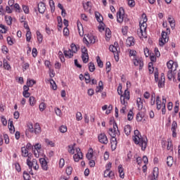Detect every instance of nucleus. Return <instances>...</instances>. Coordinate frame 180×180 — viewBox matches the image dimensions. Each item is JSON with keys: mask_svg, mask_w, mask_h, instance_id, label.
<instances>
[{"mask_svg": "<svg viewBox=\"0 0 180 180\" xmlns=\"http://www.w3.org/2000/svg\"><path fill=\"white\" fill-rule=\"evenodd\" d=\"M29 102L30 106H34V105H36V98L34 96H30L29 98Z\"/></svg>", "mask_w": 180, "mask_h": 180, "instance_id": "obj_44", "label": "nucleus"}, {"mask_svg": "<svg viewBox=\"0 0 180 180\" xmlns=\"http://www.w3.org/2000/svg\"><path fill=\"white\" fill-rule=\"evenodd\" d=\"M27 161L26 164L28 165V167H30L32 165V161H33V154L31 153H29V155L27 156Z\"/></svg>", "mask_w": 180, "mask_h": 180, "instance_id": "obj_27", "label": "nucleus"}, {"mask_svg": "<svg viewBox=\"0 0 180 180\" xmlns=\"http://www.w3.org/2000/svg\"><path fill=\"white\" fill-rule=\"evenodd\" d=\"M34 84H36V81H34V79H28L27 81V85L30 87L33 86V85H34Z\"/></svg>", "mask_w": 180, "mask_h": 180, "instance_id": "obj_53", "label": "nucleus"}, {"mask_svg": "<svg viewBox=\"0 0 180 180\" xmlns=\"http://www.w3.org/2000/svg\"><path fill=\"white\" fill-rule=\"evenodd\" d=\"M66 174L67 175H71L72 174V167L70 166H68L66 168Z\"/></svg>", "mask_w": 180, "mask_h": 180, "instance_id": "obj_62", "label": "nucleus"}, {"mask_svg": "<svg viewBox=\"0 0 180 180\" xmlns=\"http://www.w3.org/2000/svg\"><path fill=\"white\" fill-rule=\"evenodd\" d=\"M76 120L77 122H80V120H82V113H81V112H77L76 113Z\"/></svg>", "mask_w": 180, "mask_h": 180, "instance_id": "obj_59", "label": "nucleus"}, {"mask_svg": "<svg viewBox=\"0 0 180 180\" xmlns=\"http://www.w3.org/2000/svg\"><path fill=\"white\" fill-rule=\"evenodd\" d=\"M38 11L39 13H44L46 12V4L43 2L38 4Z\"/></svg>", "mask_w": 180, "mask_h": 180, "instance_id": "obj_22", "label": "nucleus"}, {"mask_svg": "<svg viewBox=\"0 0 180 180\" xmlns=\"http://www.w3.org/2000/svg\"><path fill=\"white\" fill-rule=\"evenodd\" d=\"M27 127L28 129L25 132L26 134H27V133H32L34 134H40V133H41V127H40L39 123H36L34 127H33V124H29Z\"/></svg>", "mask_w": 180, "mask_h": 180, "instance_id": "obj_5", "label": "nucleus"}, {"mask_svg": "<svg viewBox=\"0 0 180 180\" xmlns=\"http://www.w3.org/2000/svg\"><path fill=\"white\" fill-rule=\"evenodd\" d=\"M126 44L127 46H134V38L133 37H129L126 40Z\"/></svg>", "mask_w": 180, "mask_h": 180, "instance_id": "obj_26", "label": "nucleus"}, {"mask_svg": "<svg viewBox=\"0 0 180 180\" xmlns=\"http://www.w3.org/2000/svg\"><path fill=\"white\" fill-rule=\"evenodd\" d=\"M22 11L24 13H26L27 15L29 14V13L30 12V9L26 5H22Z\"/></svg>", "mask_w": 180, "mask_h": 180, "instance_id": "obj_56", "label": "nucleus"}, {"mask_svg": "<svg viewBox=\"0 0 180 180\" xmlns=\"http://www.w3.org/2000/svg\"><path fill=\"white\" fill-rule=\"evenodd\" d=\"M104 178H110V179H115V172L112 170L104 171Z\"/></svg>", "mask_w": 180, "mask_h": 180, "instance_id": "obj_18", "label": "nucleus"}, {"mask_svg": "<svg viewBox=\"0 0 180 180\" xmlns=\"http://www.w3.org/2000/svg\"><path fill=\"white\" fill-rule=\"evenodd\" d=\"M39 108L40 112H44V110H45L46 108H47V105H46L45 103H43V102H42V103H41L39 104Z\"/></svg>", "mask_w": 180, "mask_h": 180, "instance_id": "obj_47", "label": "nucleus"}, {"mask_svg": "<svg viewBox=\"0 0 180 180\" xmlns=\"http://www.w3.org/2000/svg\"><path fill=\"white\" fill-rule=\"evenodd\" d=\"M75 146V143L74 145H70L68 146V153H70V154H75V149L74 148Z\"/></svg>", "mask_w": 180, "mask_h": 180, "instance_id": "obj_46", "label": "nucleus"}, {"mask_svg": "<svg viewBox=\"0 0 180 180\" xmlns=\"http://www.w3.org/2000/svg\"><path fill=\"white\" fill-rule=\"evenodd\" d=\"M118 172L120 178L123 179V178H124V169H123V166L122 165L118 166Z\"/></svg>", "mask_w": 180, "mask_h": 180, "instance_id": "obj_28", "label": "nucleus"}, {"mask_svg": "<svg viewBox=\"0 0 180 180\" xmlns=\"http://www.w3.org/2000/svg\"><path fill=\"white\" fill-rule=\"evenodd\" d=\"M65 56L68 58H72L74 56V53L71 51V49H68V51H64Z\"/></svg>", "mask_w": 180, "mask_h": 180, "instance_id": "obj_33", "label": "nucleus"}, {"mask_svg": "<svg viewBox=\"0 0 180 180\" xmlns=\"http://www.w3.org/2000/svg\"><path fill=\"white\" fill-rule=\"evenodd\" d=\"M83 41L85 44H95V43H96V37L91 34H88L84 35Z\"/></svg>", "mask_w": 180, "mask_h": 180, "instance_id": "obj_8", "label": "nucleus"}, {"mask_svg": "<svg viewBox=\"0 0 180 180\" xmlns=\"http://www.w3.org/2000/svg\"><path fill=\"white\" fill-rule=\"evenodd\" d=\"M25 37H26V41H27L28 43L30 42V40H32V32L27 31Z\"/></svg>", "mask_w": 180, "mask_h": 180, "instance_id": "obj_41", "label": "nucleus"}, {"mask_svg": "<svg viewBox=\"0 0 180 180\" xmlns=\"http://www.w3.org/2000/svg\"><path fill=\"white\" fill-rule=\"evenodd\" d=\"M172 29H174L175 27V20H174V18L171 16L168 17L167 19Z\"/></svg>", "mask_w": 180, "mask_h": 180, "instance_id": "obj_36", "label": "nucleus"}, {"mask_svg": "<svg viewBox=\"0 0 180 180\" xmlns=\"http://www.w3.org/2000/svg\"><path fill=\"white\" fill-rule=\"evenodd\" d=\"M37 39L39 43H41L43 41V34L40 33V31H37Z\"/></svg>", "mask_w": 180, "mask_h": 180, "instance_id": "obj_39", "label": "nucleus"}, {"mask_svg": "<svg viewBox=\"0 0 180 180\" xmlns=\"http://www.w3.org/2000/svg\"><path fill=\"white\" fill-rule=\"evenodd\" d=\"M23 178L25 180H29L30 179V175H29V173H27V172H24Z\"/></svg>", "mask_w": 180, "mask_h": 180, "instance_id": "obj_64", "label": "nucleus"}, {"mask_svg": "<svg viewBox=\"0 0 180 180\" xmlns=\"http://www.w3.org/2000/svg\"><path fill=\"white\" fill-rule=\"evenodd\" d=\"M71 47V51L74 53H77V51H78V48L77 47V45H75V44H72L70 45Z\"/></svg>", "mask_w": 180, "mask_h": 180, "instance_id": "obj_54", "label": "nucleus"}, {"mask_svg": "<svg viewBox=\"0 0 180 180\" xmlns=\"http://www.w3.org/2000/svg\"><path fill=\"white\" fill-rule=\"evenodd\" d=\"M110 144L112 150H116V147L117 146V139L116 136H111Z\"/></svg>", "mask_w": 180, "mask_h": 180, "instance_id": "obj_21", "label": "nucleus"}, {"mask_svg": "<svg viewBox=\"0 0 180 180\" xmlns=\"http://www.w3.org/2000/svg\"><path fill=\"white\" fill-rule=\"evenodd\" d=\"M173 149L172 142L168 141L167 143V150H168V151H172Z\"/></svg>", "mask_w": 180, "mask_h": 180, "instance_id": "obj_60", "label": "nucleus"}, {"mask_svg": "<svg viewBox=\"0 0 180 180\" xmlns=\"http://www.w3.org/2000/svg\"><path fill=\"white\" fill-rule=\"evenodd\" d=\"M110 124L112 125V127L108 129V134L111 137H119L120 136V131H119L117 124L115 121H110Z\"/></svg>", "mask_w": 180, "mask_h": 180, "instance_id": "obj_4", "label": "nucleus"}, {"mask_svg": "<svg viewBox=\"0 0 180 180\" xmlns=\"http://www.w3.org/2000/svg\"><path fill=\"white\" fill-rule=\"evenodd\" d=\"M118 95H120V102L122 105H126L127 103V101L130 99V91L127 89L124 91V94H122V86H118L117 88Z\"/></svg>", "mask_w": 180, "mask_h": 180, "instance_id": "obj_3", "label": "nucleus"}, {"mask_svg": "<svg viewBox=\"0 0 180 180\" xmlns=\"http://www.w3.org/2000/svg\"><path fill=\"white\" fill-rule=\"evenodd\" d=\"M95 15L97 22H98L99 23H102V22H103V17L102 16V15H101V13H99V12H96Z\"/></svg>", "mask_w": 180, "mask_h": 180, "instance_id": "obj_34", "label": "nucleus"}, {"mask_svg": "<svg viewBox=\"0 0 180 180\" xmlns=\"http://www.w3.org/2000/svg\"><path fill=\"white\" fill-rule=\"evenodd\" d=\"M82 59L84 64L89 61V55L88 54V49L86 47L82 49Z\"/></svg>", "mask_w": 180, "mask_h": 180, "instance_id": "obj_9", "label": "nucleus"}, {"mask_svg": "<svg viewBox=\"0 0 180 180\" xmlns=\"http://www.w3.org/2000/svg\"><path fill=\"white\" fill-rule=\"evenodd\" d=\"M162 101H161V97L160 96H157L156 97V108L158 110H160L161 108L163 107Z\"/></svg>", "mask_w": 180, "mask_h": 180, "instance_id": "obj_23", "label": "nucleus"}, {"mask_svg": "<svg viewBox=\"0 0 180 180\" xmlns=\"http://www.w3.org/2000/svg\"><path fill=\"white\" fill-rule=\"evenodd\" d=\"M96 61H97L98 66L100 67V68H103V62H102V60H101V58L99 56L96 57Z\"/></svg>", "mask_w": 180, "mask_h": 180, "instance_id": "obj_52", "label": "nucleus"}, {"mask_svg": "<svg viewBox=\"0 0 180 180\" xmlns=\"http://www.w3.org/2000/svg\"><path fill=\"white\" fill-rule=\"evenodd\" d=\"M77 29L79 36L82 37L84 36V27H82V24L80 22H77Z\"/></svg>", "mask_w": 180, "mask_h": 180, "instance_id": "obj_24", "label": "nucleus"}, {"mask_svg": "<svg viewBox=\"0 0 180 180\" xmlns=\"http://www.w3.org/2000/svg\"><path fill=\"white\" fill-rule=\"evenodd\" d=\"M51 88L56 91L57 89V84H56V82L53 79H50Z\"/></svg>", "mask_w": 180, "mask_h": 180, "instance_id": "obj_50", "label": "nucleus"}, {"mask_svg": "<svg viewBox=\"0 0 180 180\" xmlns=\"http://www.w3.org/2000/svg\"><path fill=\"white\" fill-rule=\"evenodd\" d=\"M8 129L11 133H15V126H13V121L11 120H8Z\"/></svg>", "mask_w": 180, "mask_h": 180, "instance_id": "obj_32", "label": "nucleus"}, {"mask_svg": "<svg viewBox=\"0 0 180 180\" xmlns=\"http://www.w3.org/2000/svg\"><path fill=\"white\" fill-rule=\"evenodd\" d=\"M82 152H81V149L79 148H76V153L73 155L74 160L75 162H78L79 160H82Z\"/></svg>", "mask_w": 180, "mask_h": 180, "instance_id": "obj_12", "label": "nucleus"}, {"mask_svg": "<svg viewBox=\"0 0 180 180\" xmlns=\"http://www.w3.org/2000/svg\"><path fill=\"white\" fill-rule=\"evenodd\" d=\"M44 141L46 146H49V147H54L56 146V143L53 141H50L49 139H45Z\"/></svg>", "mask_w": 180, "mask_h": 180, "instance_id": "obj_38", "label": "nucleus"}, {"mask_svg": "<svg viewBox=\"0 0 180 180\" xmlns=\"http://www.w3.org/2000/svg\"><path fill=\"white\" fill-rule=\"evenodd\" d=\"M136 120L137 122H141V120H143V115H141V112L136 114Z\"/></svg>", "mask_w": 180, "mask_h": 180, "instance_id": "obj_63", "label": "nucleus"}, {"mask_svg": "<svg viewBox=\"0 0 180 180\" xmlns=\"http://www.w3.org/2000/svg\"><path fill=\"white\" fill-rule=\"evenodd\" d=\"M4 70H7V71H9V70H11V65L8 63V61H6V60H4Z\"/></svg>", "mask_w": 180, "mask_h": 180, "instance_id": "obj_51", "label": "nucleus"}, {"mask_svg": "<svg viewBox=\"0 0 180 180\" xmlns=\"http://www.w3.org/2000/svg\"><path fill=\"white\" fill-rule=\"evenodd\" d=\"M21 155L22 157H27V155H29V150L28 149H26V148L24 146V147H22L21 148Z\"/></svg>", "mask_w": 180, "mask_h": 180, "instance_id": "obj_31", "label": "nucleus"}, {"mask_svg": "<svg viewBox=\"0 0 180 180\" xmlns=\"http://www.w3.org/2000/svg\"><path fill=\"white\" fill-rule=\"evenodd\" d=\"M160 172L158 171V167H154L153 171V175L148 176V180H157L158 179V175Z\"/></svg>", "mask_w": 180, "mask_h": 180, "instance_id": "obj_14", "label": "nucleus"}, {"mask_svg": "<svg viewBox=\"0 0 180 180\" xmlns=\"http://www.w3.org/2000/svg\"><path fill=\"white\" fill-rule=\"evenodd\" d=\"M49 6H50L51 11L53 13V12H54V11H56V6L54 4V1L49 0Z\"/></svg>", "mask_w": 180, "mask_h": 180, "instance_id": "obj_45", "label": "nucleus"}, {"mask_svg": "<svg viewBox=\"0 0 180 180\" xmlns=\"http://www.w3.org/2000/svg\"><path fill=\"white\" fill-rule=\"evenodd\" d=\"M134 117V113H133V111L130 110L127 115V120L130 122L133 120Z\"/></svg>", "mask_w": 180, "mask_h": 180, "instance_id": "obj_43", "label": "nucleus"}, {"mask_svg": "<svg viewBox=\"0 0 180 180\" xmlns=\"http://www.w3.org/2000/svg\"><path fill=\"white\" fill-rule=\"evenodd\" d=\"M13 7L15 9V12L20 13L22 9L20 8V6H19V4H18V3L15 4Z\"/></svg>", "mask_w": 180, "mask_h": 180, "instance_id": "obj_57", "label": "nucleus"}, {"mask_svg": "<svg viewBox=\"0 0 180 180\" xmlns=\"http://www.w3.org/2000/svg\"><path fill=\"white\" fill-rule=\"evenodd\" d=\"M102 91H103V86L102 81H100L98 83V86H97L96 89V92H101Z\"/></svg>", "mask_w": 180, "mask_h": 180, "instance_id": "obj_42", "label": "nucleus"}, {"mask_svg": "<svg viewBox=\"0 0 180 180\" xmlns=\"http://www.w3.org/2000/svg\"><path fill=\"white\" fill-rule=\"evenodd\" d=\"M98 141L101 144H108L109 143V140L108 139V136L105 133L99 134L98 136Z\"/></svg>", "mask_w": 180, "mask_h": 180, "instance_id": "obj_10", "label": "nucleus"}, {"mask_svg": "<svg viewBox=\"0 0 180 180\" xmlns=\"http://www.w3.org/2000/svg\"><path fill=\"white\" fill-rule=\"evenodd\" d=\"M5 20H6V23H7V25L8 26H11V25H12V17L11 16L6 15Z\"/></svg>", "mask_w": 180, "mask_h": 180, "instance_id": "obj_40", "label": "nucleus"}, {"mask_svg": "<svg viewBox=\"0 0 180 180\" xmlns=\"http://www.w3.org/2000/svg\"><path fill=\"white\" fill-rule=\"evenodd\" d=\"M136 105L139 110H141L143 109V99H141V98H138L136 99Z\"/></svg>", "mask_w": 180, "mask_h": 180, "instance_id": "obj_30", "label": "nucleus"}, {"mask_svg": "<svg viewBox=\"0 0 180 180\" xmlns=\"http://www.w3.org/2000/svg\"><path fill=\"white\" fill-rule=\"evenodd\" d=\"M86 157L87 158V160H92V158H94V150L92 148H90L87 153V154L86 155Z\"/></svg>", "mask_w": 180, "mask_h": 180, "instance_id": "obj_35", "label": "nucleus"}, {"mask_svg": "<svg viewBox=\"0 0 180 180\" xmlns=\"http://www.w3.org/2000/svg\"><path fill=\"white\" fill-rule=\"evenodd\" d=\"M167 68L169 71H176V67H178V64L174 62V60H170L167 63Z\"/></svg>", "mask_w": 180, "mask_h": 180, "instance_id": "obj_13", "label": "nucleus"}, {"mask_svg": "<svg viewBox=\"0 0 180 180\" xmlns=\"http://www.w3.org/2000/svg\"><path fill=\"white\" fill-rule=\"evenodd\" d=\"M167 164L168 167H172V165L174 164V158H172V156L167 157Z\"/></svg>", "mask_w": 180, "mask_h": 180, "instance_id": "obj_37", "label": "nucleus"}, {"mask_svg": "<svg viewBox=\"0 0 180 180\" xmlns=\"http://www.w3.org/2000/svg\"><path fill=\"white\" fill-rule=\"evenodd\" d=\"M129 57H134V58H137V51L134 50H131L129 51Z\"/></svg>", "mask_w": 180, "mask_h": 180, "instance_id": "obj_55", "label": "nucleus"}, {"mask_svg": "<svg viewBox=\"0 0 180 180\" xmlns=\"http://www.w3.org/2000/svg\"><path fill=\"white\" fill-rule=\"evenodd\" d=\"M134 135L132 136L134 143L141 147L142 151H146L148 139H147L146 136H142L140 131L137 129L134 131Z\"/></svg>", "mask_w": 180, "mask_h": 180, "instance_id": "obj_1", "label": "nucleus"}, {"mask_svg": "<svg viewBox=\"0 0 180 180\" xmlns=\"http://www.w3.org/2000/svg\"><path fill=\"white\" fill-rule=\"evenodd\" d=\"M171 33V31L169 30V28H167L166 32L162 31V37L159 39V45L162 47L165 44V43H167L169 38H168V34Z\"/></svg>", "mask_w": 180, "mask_h": 180, "instance_id": "obj_6", "label": "nucleus"}, {"mask_svg": "<svg viewBox=\"0 0 180 180\" xmlns=\"http://www.w3.org/2000/svg\"><path fill=\"white\" fill-rule=\"evenodd\" d=\"M109 50L110 51H112V53H114V54L119 53V50H120L119 48V44H117V42H115L113 45L110 46Z\"/></svg>", "mask_w": 180, "mask_h": 180, "instance_id": "obj_17", "label": "nucleus"}, {"mask_svg": "<svg viewBox=\"0 0 180 180\" xmlns=\"http://www.w3.org/2000/svg\"><path fill=\"white\" fill-rule=\"evenodd\" d=\"M67 126L65 125H62L59 127V131H60V133H67Z\"/></svg>", "mask_w": 180, "mask_h": 180, "instance_id": "obj_58", "label": "nucleus"}, {"mask_svg": "<svg viewBox=\"0 0 180 180\" xmlns=\"http://www.w3.org/2000/svg\"><path fill=\"white\" fill-rule=\"evenodd\" d=\"M124 131L126 136H130V133H131V127L130 125H125L124 127Z\"/></svg>", "mask_w": 180, "mask_h": 180, "instance_id": "obj_29", "label": "nucleus"}, {"mask_svg": "<svg viewBox=\"0 0 180 180\" xmlns=\"http://www.w3.org/2000/svg\"><path fill=\"white\" fill-rule=\"evenodd\" d=\"M89 70L90 72H94V71H95L96 68H95V65L94 64V63L90 62L89 63Z\"/></svg>", "mask_w": 180, "mask_h": 180, "instance_id": "obj_49", "label": "nucleus"}, {"mask_svg": "<svg viewBox=\"0 0 180 180\" xmlns=\"http://www.w3.org/2000/svg\"><path fill=\"white\" fill-rule=\"evenodd\" d=\"M176 129H178V124L173 121L172 124V137H176Z\"/></svg>", "mask_w": 180, "mask_h": 180, "instance_id": "obj_19", "label": "nucleus"}, {"mask_svg": "<svg viewBox=\"0 0 180 180\" xmlns=\"http://www.w3.org/2000/svg\"><path fill=\"white\" fill-rule=\"evenodd\" d=\"M162 107L161 108L162 109V115H165V105H167V98H165V96H162Z\"/></svg>", "mask_w": 180, "mask_h": 180, "instance_id": "obj_25", "label": "nucleus"}, {"mask_svg": "<svg viewBox=\"0 0 180 180\" xmlns=\"http://www.w3.org/2000/svg\"><path fill=\"white\" fill-rule=\"evenodd\" d=\"M28 167L30 168V169H31V171L30 172V174H31V175H33V171H32V168H33L34 171H39V166L37 163V160L32 159L31 165L28 166Z\"/></svg>", "mask_w": 180, "mask_h": 180, "instance_id": "obj_11", "label": "nucleus"}, {"mask_svg": "<svg viewBox=\"0 0 180 180\" xmlns=\"http://www.w3.org/2000/svg\"><path fill=\"white\" fill-rule=\"evenodd\" d=\"M124 20L126 22L127 18H126V15L124 14V8L120 7L119 11L117 13V22H118V23H123Z\"/></svg>", "mask_w": 180, "mask_h": 180, "instance_id": "obj_7", "label": "nucleus"}, {"mask_svg": "<svg viewBox=\"0 0 180 180\" xmlns=\"http://www.w3.org/2000/svg\"><path fill=\"white\" fill-rule=\"evenodd\" d=\"M110 36H112V34L110 33V30H106L105 31V39L106 40H109L110 39Z\"/></svg>", "mask_w": 180, "mask_h": 180, "instance_id": "obj_61", "label": "nucleus"}, {"mask_svg": "<svg viewBox=\"0 0 180 180\" xmlns=\"http://www.w3.org/2000/svg\"><path fill=\"white\" fill-rule=\"evenodd\" d=\"M133 63L136 66L139 65V70H143V67H144L143 59L137 58H133Z\"/></svg>", "mask_w": 180, "mask_h": 180, "instance_id": "obj_15", "label": "nucleus"}, {"mask_svg": "<svg viewBox=\"0 0 180 180\" xmlns=\"http://www.w3.org/2000/svg\"><path fill=\"white\" fill-rule=\"evenodd\" d=\"M39 162L43 171H49V165L47 163V160H46L45 158H39Z\"/></svg>", "mask_w": 180, "mask_h": 180, "instance_id": "obj_16", "label": "nucleus"}, {"mask_svg": "<svg viewBox=\"0 0 180 180\" xmlns=\"http://www.w3.org/2000/svg\"><path fill=\"white\" fill-rule=\"evenodd\" d=\"M143 20L139 22V29L137 31L138 36L140 39H146L147 37V15L143 13L141 15Z\"/></svg>", "mask_w": 180, "mask_h": 180, "instance_id": "obj_2", "label": "nucleus"}, {"mask_svg": "<svg viewBox=\"0 0 180 180\" xmlns=\"http://www.w3.org/2000/svg\"><path fill=\"white\" fill-rule=\"evenodd\" d=\"M84 79L86 84H89V82H91V75H89V73L86 72L84 74Z\"/></svg>", "mask_w": 180, "mask_h": 180, "instance_id": "obj_48", "label": "nucleus"}, {"mask_svg": "<svg viewBox=\"0 0 180 180\" xmlns=\"http://www.w3.org/2000/svg\"><path fill=\"white\" fill-rule=\"evenodd\" d=\"M165 85V76H164V73H162L161 77L158 81V87L164 88Z\"/></svg>", "mask_w": 180, "mask_h": 180, "instance_id": "obj_20", "label": "nucleus"}]
</instances>
